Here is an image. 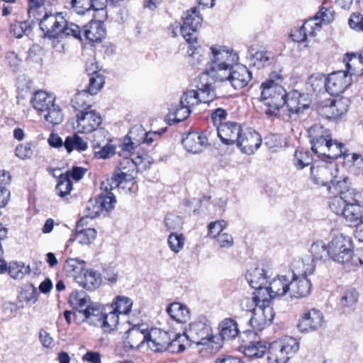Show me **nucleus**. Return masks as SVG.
I'll return each mask as SVG.
<instances>
[{"label":"nucleus","instance_id":"5","mask_svg":"<svg viewBox=\"0 0 363 363\" xmlns=\"http://www.w3.org/2000/svg\"><path fill=\"white\" fill-rule=\"evenodd\" d=\"M33 108L43 115L45 120L53 125L60 124L63 120L62 109L55 104V98L46 91H35L30 99Z\"/></svg>","mask_w":363,"mask_h":363},{"label":"nucleus","instance_id":"28","mask_svg":"<svg viewBox=\"0 0 363 363\" xmlns=\"http://www.w3.org/2000/svg\"><path fill=\"white\" fill-rule=\"evenodd\" d=\"M86 225V218H81L77 224L75 240L82 245H89L96 238V230L93 228H84Z\"/></svg>","mask_w":363,"mask_h":363},{"label":"nucleus","instance_id":"46","mask_svg":"<svg viewBox=\"0 0 363 363\" xmlns=\"http://www.w3.org/2000/svg\"><path fill=\"white\" fill-rule=\"evenodd\" d=\"M46 0H28V14L31 21H38L44 13V6Z\"/></svg>","mask_w":363,"mask_h":363},{"label":"nucleus","instance_id":"57","mask_svg":"<svg viewBox=\"0 0 363 363\" xmlns=\"http://www.w3.org/2000/svg\"><path fill=\"white\" fill-rule=\"evenodd\" d=\"M326 152L327 154L324 155L325 156L333 159L337 158L344 155L345 147L343 144L337 143L336 140L333 141L331 138L328 145Z\"/></svg>","mask_w":363,"mask_h":363},{"label":"nucleus","instance_id":"41","mask_svg":"<svg viewBox=\"0 0 363 363\" xmlns=\"http://www.w3.org/2000/svg\"><path fill=\"white\" fill-rule=\"evenodd\" d=\"M274 60V55L268 51L259 50L252 54L250 60L255 67L261 69L268 67L272 64Z\"/></svg>","mask_w":363,"mask_h":363},{"label":"nucleus","instance_id":"9","mask_svg":"<svg viewBox=\"0 0 363 363\" xmlns=\"http://www.w3.org/2000/svg\"><path fill=\"white\" fill-rule=\"evenodd\" d=\"M246 301L250 302V306L247 310H250V308L255 305L250 320V323L254 329L262 330L271 323L274 313L273 308L270 306L269 298L254 296L251 299L247 298Z\"/></svg>","mask_w":363,"mask_h":363},{"label":"nucleus","instance_id":"58","mask_svg":"<svg viewBox=\"0 0 363 363\" xmlns=\"http://www.w3.org/2000/svg\"><path fill=\"white\" fill-rule=\"evenodd\" d=\"M226 228L227 224L224 220L211 222L208 225V236L215 240L217 237L223 233V232Z\"/></svg>","mask_w":363,"mask_h":363},{"label":"nucleus","instance_id":"32","mask_svg":"<svg viewBox=\"0 0 363 363\" xmlns=\"http://www.w3.org/2000/svg\"><path fill=\"white\" fill-rule=\"evenodd\" d=\"M77 282L87 290H94L100 286L101 278L96 271L85 269Z\"/></svg>","mask_w":363,"mask_h":363},{"label":"nucleus","instance_id":"12","mask_svg":"<svg viewBox=\"0 0 363 363\" xmlns=\"http://www.w3.org/2000/svg\"><path fill=\"white\" fill-rule=\"evenodd\" d=\"M135 152H123L121 148L119 156L123 157L119 162V167L115 171L118 172L125 182L132 181L138 174V167L147 158L145 154L135 155Z\"/></svg>","mask_w":363,"mask_h":363},{"label":"nucleus","instance_id":"24","mask_svg":"<svg viewBox=\"0 0 363 363\" xmlns=\"http://www.w3.org/2000/svg\"><path fill=\"white\" fill-rule=\"evenodd\" d=\"M291 279L285 275H279L272 281H269L267 287L264 289L265 295L270 298L283 296L287 293L290 294Z\"/></svg>","mask_w":363,"mask_h":363},{"label":"nucleus","instance_id":"56","mask_svg":"<svg viewBox=\"0 0 363 363\" xmlns=\"http://www.w3.org/2000/svg\"><path fill=\"white\" fill-rule=\"evenodd\" d=\"M30 272L29 266L18 262H12L9 267V273L15 279H21Z\"/></svg>","mask_w":363,"mask_h":363},{"label":"nucleus","instance_id":"59","mask_svg":"<svg viewBox=\"0 0 363 363\" xmlns=\"http://www.w3.org/2000/svg\"><path fill=\"white\" fill-rule=\"evenodd\" d=\"M312 162L310 153L307 151L297 150L294 154V164L298 169H303Z\"/></svg>","mask_w":363,"mask_h":363},{"label":"nucleus","instance_id":"19","mask_svg":"<svg viewBox=\"0 0 363 363\" xmlns=\"http://www.w3.org/2000/svg\"><path fill=\"white\" fill-rule=\"evenodd\" d=\"M323 323V313L316 308H311L301 314L297 328L301 332H313L320 328Z\"/></svg>","mask_w":363,"mask_h":363},{"label":"nucleus","instance_id":"11","mask_svg":"<svg viewBox=\"0 0 363 363\" xmlns=\"http://www.w3.org/2000/svg\"><path fill=\"white\" fill-rule=\"evenodd\" d=\"M299 349L298 340L291 336H284L269 346V363H286Z\"/></svg>","mask_w":363,"mask_h":363},{"label":"nucleus","instance_id":"61","mask_svg":"<svg viewBox=\"0 0 363 363\" xmlns=\"http://www.w3.org/2000/svg\"><path fill=\"white\" fill-rule=\"evenodd\" d=\"M105 83L104 77L100 74L91 76L89 84L86 90L90 95H94L103 87Z\"/></svg>","mask_w":363,"mask_h":363},{"label":"nucleus","instance_id":"17","mask_svg":"<svg viewBox=\"0 0 363 363\" xmlns=\"http://www.w3.org/2000/svg\"><path fill=\"white\" fill-rule=\"evenodd\" d=\"M312 150L320 155L327 154L326 149L331 139L330 130L320 124H315L309 129Z\"/></svg>","mask_w":363,"mask_h":363},{"label":"nucleus","instance_id":"10","mask_svg":"<svg viewBox=\"0 0 363 363\" xmlns=\"http://www.w3.org/2000/svg\"><path fill=\"white\" fill-rule=\"evenodd\" d=\"M347 71L334 72L325 79H318V77H312L311 79L312 86L317 82V86L324 84L325 90L330 95H339L343 93L346 89L352 84V69L351 65L347 62L346 64Z\"/></svg>","mask_w":363,"mask_h":363},{"label":"nucleus","instance_id":"43","mask_svg":"<svg viewBox=\"0 0 363 363\" xmlns=\"http://www.w3.org/2000/svg\"><path fill=\"white\" fill-rule=\"evenodd\" d=\"M65 147L68 152H71L76 150L79 152L84 151L87 149L88 145L80 136L77 134H74L72 136L66 138L65 141Z\"/></svg>","mask_w":363,"mask_h":363},{"label":"nucleus","instance_id":"20","mask_svg":"<svg viewBox=\"0 0 363 363\" xmlns=\"http://www.w3.org/2000/svg\"><path fill=\"white\" fill-rule=\"evenodd\" d=\"M236 143L241 152L251 155L259 147L262 143V138L259 134L255 130H242V133H240Z\"/></svg>","mask_w":363,"mask_h":363},{"label":"nucleus","instance_id":"14","mask_svg":"<svg viewBox=\"0 0 363 363\" xmlns=\"http://www.w3.org/2000/svg\"><path fill=\"white\" fill-rule=\"evenodd\" d=\"M272 270L269 267L260 266L251 268L247 271L246 279L252 288L257 291L255 296L264 297V289L267 287L269 281L272 276Z\"/></svg>","mask_w":363,"mask_h":363},{"label":"nucleus","instance_id":"26","mask_svg":"<svg viewBox=\"0 0 363 363\" xmlns=\"http://www.w3.org/2000/svg\"><path fill=\"white\" fill-rule=\"evenodd\" d=\"M311 289L312 284L307 277L293 276L290 281V296L297 298H304L310 295Z\"/></svg>","mask_w":363,"mask_h":363},{"label":"nucleus","instance_id":"48","mask_svg":"<svg viewBox=\"0 0 363 363\" xmlns=\"http://www.w3.org/2000/svg\"><path fill=\"white\" fill-rule=\"evenodd\" d=\"M72 190V182L69 179V175L68 174H60L56 185L57 194L60 197H65L69 194Z\"/></svg>","mask_w":363,"mask_h":363},{"label":"nucleus","instance_id":"7","mask_svg":"<svg viewBox=\"0 0 363 363\" xmlns=\"http://www.w3.org/2000/svg\"><path fill=\"white\" fill-rule=\"evenodd\" d=\"M182 335V342L186 339L211 350H218L221 347L220 337L213 335L210 328L201 321L190 323L185 333Z\"/></svg>","mask_w":363,"mask_h":363},{"label":"nucleus","instance_id":"63","mask_svg":"<svg viewBox=\"0 0 363 363\" xmlns=\"http://www.w3.org/2000/svg\"><path fill=\"white\" fill-rule=\"evenodd\" d=\"M102 211L97 199H90L85 208V217L90 218H96L100 215Z\"/></svg>","mask_w":363,"mask_h":363},{"label":"nucleus","instance_id":"27","mask_svg":"<svg viewBox=\"0 0 363 363\" xmlns=\"http://www.w3.org/2000/svg\"><path fill=\"white\" fill-rule=\"evenodd\" d=\"M348 107L347 99H339L330 100L329 104L323 106L320 111L327 118H335L347 112Z\"/></svg>","mask_w":363,"mask_h":363},{"label":"nucleus","instance_id":"42","mask_svg":"<svg viewBox=\"0 0 363 363\" xmlns=\"http://www.w3.org/2000/svg\"><path fill=\"white\" fill-rule=\"evenodd\" d=\"M267 350L265 344L261 341H252L243 347V353L249 358H260Z\"/></svg>","mask_w":363,"mask_h":363},{"label":"nucleus","instance_id":"44","mask_svg":"<svg viewBox=\"0 0 363 363\" xmlns=\"http://www.w3.org/2000/svg\"><path fill=\"white\" fill-rule=\"evenodd\" d=\"M168 247L174 254L181 252L185 245V237L182 233H171L167 238Z\"/></svg>","mask_w":363,"mask_h":363},{"label":"nucleus","instance_id":"34","mask_svg":"<svg viewBox=\"0 0 363 363\" xmlns=\"http://www.w3.org/2000/svg\"><path fill=\"white\" fill-rule=\"evenodd\" d=\"M169 317L179 323H184L189 318V312L186 306L178 302L170 303L166 308Z\"/></svg>","mask_w":363,"mask_h":363},{"label":"nucleus","instance_id":"55","mask_svg":"<svg viewBox=\"0 0 363 363\" xmlns=\"http://www.w3.org/2000/svg\"><path fill=\"white\" fill-rule=\"evenodd\" d=\"M321 28V23L318 22L314 18L306 21L301 26V30L305 31L308 38L316 36Z\"/></svg>","mask_w":363,"mask_h":363},{"label":"nucleus","instance_id":"3","mask_svg":"<svg viewBox=\"0 0 363 363\" xmlns=\"http://www.w3.org/2000/svg\"><path fill=\"white\" fill-rule=\"evenodd\" d=\"M283 80L279 73L274 72L261 84V101L264 111L269 117L277 116L279 109L285 105L286 92L281 84Z\"/></svg>","mask_w":363,"mask_h":363},{"label":"nucleus","instance_id":"25","mask_svg":"<svg viewBox=\"0 0 363 363\" xmlns=\"http://www.w3.org/2000/svg\"><path fill=\"white\" fill-rule=\"evenodd\" d=\"M145 136V130L141 125H135L124 138L120 148H122L124 153L127 151L135 152L139 145L144 143Z\"/></svg>","mask_w":363,"mask_h":363},{"label":"nucleus","instance_id":"35","mask_svg":"<svg viewBox=\"0 0 363 363\" xmlns=\"http://www.w3.org/2000/svg\"><path fill=\"white\" fill-rule=\"evenodd\" d=\"M86 262L82 259L68 258L66 259L64 270L76 281L79 279L84 271L86 269Z\"/></svg>","mask_w":363,"mask_h":363},{"label":"nucleus","instance_id":"6","mask_svg":"<svg viewBox=\"0 0 363 363\" xmlns=\"http://www.w3.org/2000/svg\"><path fill=\"white\" fill-rule=\"evenodd\" d=\"M329 245L331 259L341 264L347 270H352L355 256L352 238L342 233H335Z\"/></svg>","mask_w":363,"mask_h":363},{"label":"nucleus","instance_id":"39","mask_svg":"<svg viewBox=\"0 0 363 363\" xmlns=\"http://www.w3.org/2000/svg\"><path fill=\"white\" fill-rule=\"evenodd\" d=\"M72 6L77 13L84 15L91 9H102L104 4L99 0H72Z\"/></svg>","mask_w":363,"mask_h":363},{"label":"nucleus","instance_id":"8","mask_svg":"<svg viewBox=\"0 0 363 363\" xmlns=\"http://www.w3.org/2000/svg\"><path fill=\"white\" fill-rule=\"evenodd\" d=\"M182 334H175L174 338L171 340L170 335L158 328H151L147 331V344L149 348L155 352L169 350L172 352H182L185 350V345L182 343Z\"/></svg>","mask_w":363,"mask_h":363},{"label":"nucleus","instance_id":"2","mask_svg":"<svg viewBox=\"0 0 363 363\" xmlns=\"http://www.w3.org/2000/svg\"><path fill=\"white\" fill-rule=\"evenodd\" d=\"M39 26L45 38L52 40L53 47L58 52L64 50V40L72 36L76 39L82 38L81 30L77 24L68 22L61 13H45L38 20Z\"/></svg>","mask_w":363,"mask_h":363},{"label":"nucleus","instance_id":"38","mask_svg":"<svg viewBox=\"0 0 363 363\" xmlns=\"http://www.w3.org/2000/svg\"><path fill=\"white\" fill-rule=\"evenodd\" d=\"M133 305V301L130 298L118 295L112 301L109 308L116 311L118 315H128L132 311Z\"/></svg>","mask_w":363,"mask_h":363},{"label":"nucleus","instance_id":"60","mask_svg":"<svg viewBox=\"0 0 363 363\" xmlns=\"http://www.w3.org/2000/svg\"><path fill=\"white\" fill-rule=\"evenodd\" d=\"M125 179L121 176L118 172H114L113 176L110 179L101 183V189L105 191H111V190L118 187Z\"/></svg>","mask_w":363,"mask_h":363},{"label":"nucleus","instance_id":"30","mask_svg":"<svg viewBox=\"0 0 363 363\" xmlns=\"http://www.w3.org/2000/svg\"><path fill=\"white\" fill-rule=\"evenodd\" d=\"M219 335H214L220 337L221 346L223 340L235 338L239 334L238 323L231 318H225L218 325Z\"/></svg>","mask_w":363,"mask_h":363},{"label":"nucleus","instance_id":"37","mask_svg":"<svg viewBox=\"0 0 363 363\" xmlns=\"http://www.w3.org/2000/svg\"><path fill=\"white\" fill-rule=\"evenodd\" d=\"M103 313V309L99 304L92 303L86 308H84V312L82 313L84 315L82 321H86L90 325H99L102 318Z\"/></svg>","mask_w":363,"mask_h":363},{"label":"nucleus","instance_id":"47","mask_svg":"<svg viewBox=\"0 0 363 363\" xmlns=\"http://www.w3.org/2000/svg\"><path fill=\"white\" fill-rule=\"evenodd\" d=\"M89 93L86 90H82L75 94L72 99V106L75 109L83 108L82 111L90 110Z\"/></svg>","mask_w":363,"mask_h":363},{"label":"nucleus","instance_id":"13","mask_svg":"<svg viewBox=\"0 0 363 363\" xmlns=\"http://www.w3.org/2000/svg\"><path fill=\"white\" fill-rule=\"evenodd\" d=\"M183 23L180 26V32L185 40L192 44L196 42L197 30L201 27L203 18L197 7H192L184 13Z\"/></svg>","mask_w":363,"mask_h":363},{"label":"nucleus","instance_id":"31","mask_svg":"<svg viewBox=\"0 0 363 363\" xmlns=\"http://www.w3.org/2000/svg\"><path fill=\"white\" fill-rule=\"evenodd\" d=\"M84 36L91 42H100L106 35L103 23L99 21H92L84 26Z\"/></svg>","mask_w":363,"mask_h":363},{"label":"nucleus","instance_id":"40","mask_svg":"<svg viewBox=\"0 0 363 363\" xmlns=\"http://www.w3.org/2000/svg\"><path fill=\"white\" fill-rule=\"evenodd\" d=\"M119 315L113 310L107 312L106 309L104 311L102 318L99 324L105 333L113 331L119 323Z\"/></svg>","mask_w":363,"mask_h":363},{"label":"nucleus","instance_id":"52","mask_svg":"<svg viewBox=\"0 0 363 363\" xmlns=\"http://www.w3.org/2000/svg\"><path fill=\"white\" fill-rule=\"evenodd\" d=\"M197 91L199 93L200 103L209 104L216 97L214 88L208 83L201 84Z\"/></svg>","mask_w":363,"mask_h":363},{"label":"nucleus","instance_id":"51","mask_svg":"<svg viewBox=\"0 0 363 363\" xmlns=\"http://www.w3.org/2000/svg\"><path fill=\"white\" fill-rule=\"evenodd\" d=\"M200 103L199 91L191 89L183 94L180 99V104L189 109Z\"/></svg>","mask_w":363,"mask_h":363},{"label":"nucleus","instance_id":"29","mask_svg":"<svg viewBox=\"0 0 363 363\" xmlns=\"http://www.w3.org/2000/svg\"><path fill=\"white\" fill-rule=\"evenodd\" d=\"M315 270V264L311 256L306 255L292 262V272L294 277H305L312 274Z\"/></svg>","mask_w":363,"mask_h":363},{"label":"nucleus","instance_id":"1","mask_svg":"<svg viewBox=\"0 0 363 363\" xmlns=\"http://www.w3.org/2000/svg\"><path fill=\"white\" fill-rule=\"evenodd\" d=\"M210 65L203 74L218 82H228L235 89L245 87L251 80L247 67L239 64L238 54L232 48L222 45L209 48Z\"/></svg>","mask_w":363,"mask_h":363},{"label":"nucleus","instance_id":"4","mask_svg":"<svg viewBox=\"0 0 363 363\" xmlns=\"http://www.w3.org/2000/svg\"><path fill=\"white\" fill-rule=\"evenodd\" d=\"M351 194L353 196L348 200L342 196L332 197L330 208L336 215L342 216L349 225L355 226L363 217V191L352 189Z\"/></svg>","mask_w":363,"mask_h":363},{"label":"nucleus","instance_id":"50","mask_svg":"<svg viewBox=\"0 0 363 363\" xmlns=\"http://www.w3.org/2000/svg\"><path fill=\"white\" fill-rule=\"evenodd\" d=\"M191 112V109L179 104L178 107L170 109L169 119L174 123H179L186 119Z\"/></svg>","mask_w":363,"mask_h":363},{"label":"nucleus","instance_id":"53","mask_svg":"<svg viewBox=\"0 0 363 363\" xmlns=\"http://www.w3.org/2000/svg\"><path fill=\"white\" fill-rule=\"evenodd\" d=\"M164 224L167 230L171 233H176V231L181 230L183 227L182 218L174 214H168L164 218Z\"/></svg>","mask_w":363,"mask_h":363},{"label":"nucleus","instance_id":"15","mask_svg":"<svg viewBox=\"0 0 363 363\" xmlns=\"http://www.w3.org/2000/svg\"><path fill=\"white\" fill-rule=\"evenodd\" d=\"M338 165L335 162H321L311 167V175L313 182L321 186H328L333 178L338 174Z\"/></svg>","mask_w":363,"mask_h":363},{"label":"nucleus","instance_id":"64","mask_svg":"<svg viewBox=\"0 0 363 363\" xmlns=\"http://www.w3.org/2000/svg\"><path fill=\"white\" fill-rule=\"evenodd\" d=\"M94 132V139L92 141L93 147L94 150L101 148V147L109 142V138L108 137V132L104 129H96Z\"/></svg>","mask_w":363,"mask_h":363},{"label":"nucleus","instance_id":"21","mask_svg":"<svg viewBox=\"0 0 363 363\" xmlns=\"http://www.w3.org/2000/svg\"><path fill=\"white\" fill-rule=\"evenodd\" d=\"M182 143L184 149L192 154L201 153L208 145L206 135L201 132H189Z\"/></svg>","mask_w":363,"mask_h":363},{"label":"nucleus","instance_id":"36","mask_svg":"<svg viewBox=\"0 0 363 363\" xmlns=\"http://www.w3.org/2000/svg\"><path fill=\"white\" fill-rule=\"evenodd\" d=\"M312 259L326 262L331 259L329 243L327 245L322 240L314 242L310 249Z\"/></svg>","mask_w":363,"mask_h":363},{"label":"nucleus","instance_id":"23","mask_svg":"<svg viewBox=\"0 0 363 363\" xmlns=\"http://www.w3.org/2000/svg\"><path fill=\"white\" fill-rule=\"evenodd\" d=\"M240 125L235 122L220 123L217 127L218 135L223 143L231 145L237 142L242 133Z\"/></svg>","mask_w":363,"mask_h":363},{"label":"nucleus","instance_id":"49","mask_svg":"<svg viewBox=\"0 0 363 363\" xmlns=\"http://www.w3.org/2000/svg\"><path fill=\"white\" fill-rule=\"evenodd\" d=\"M71 303L78 310L79 313L84 312V308L91 304L90 298L84 293H72L70 296Z\"/></svg>","mask_w":363,"mask_h":363},{"label":"nucleus","instance_id":"62","mask_svg":"<svg viewBox=\"0 0 363 363\" xmlns=\"http://www.w3.org/2000/svg\"><path fill=\"white\" fill-rule=\"evenodd\" d=\"M313 18L321 24L322 23H330L334 19V10L332 8L322 6Z\"/></svg>","mask_w":363,"mask_h":363},{"label":"nucleus","instance_id":"45","mask_svg":"<svg viewBox=\"0 0 363 363\" xmlns=\"http://www.w3.org/2000/svg\"><path fill=\"white\" fill-rule=\"evenodd\" d=\"M188 54L190 57V62L192 65L199 67L206 62V52L201 46H194L190 44Z\"/></svg>","mask_w":363,"mask_h":363},{"label":"nucleus","instance_id":"18","mask_svg":"<svg viewBox=\"0 0 363 363\" xmlns=\"http://www.w3.org/2000/svg\"><path fill=\"white\" fill-rule=\"evenodd\" d=\"M102 123V118L99 113L94 110L82 111L77 116L74 128L82 133H91Z\"/></svg>","mask_w":363,"mask_h":363},{"label":"nucleus","instance_id":"54","mask_svg":"<svg viewBox=\"0 0 363 363\" xmlns=\"http://www.w3.org/2000/svg\"><path fill=\"white\" fill-rule=\"evenodd\" d=\"M96 199L102 210L110 211L114 208L116 201L114 194L111 191H105Z\"/></svg>","mask_w":363,"mask_h":363},{"label":"nucleus","instance_id":"33","mask_svg":"<svg viewBox=\"0 0 363 363\" xmlns=\"http://www.w3.org/2000/svg\"><path fill=\"white\" fill-rule=\"evenodd\" d=\"M350 181L347 176H340L339 174L335 178H333L330 184L328 185L327 190L330 194H340L350 191Z\"/></svg>","mask_w":363,"mask_h":363},{"label":"nucleus","instance_id":"16","mask_svg":"<svg viewBox=\"0 0 363 363\" xmlns=\"http://www.w3.org/2000/svg\"><path fill=\"white\" fill-rule=\"evenodd\" d=\"M148 328L146 325H135L124 334L123 345L126 352L137 350L147 342Z\"/></svg>","mask_w":363,"mask_h":363},{"label":"nucleus","instance_id":"22","mask_svg":"<svg viewBox=\"0 0 363 363\" xmlns=\"http://www.w3.org/2000/svg\"><path fill=\"white\" fill-rule=\"evenodd\" d=\"M285 105L290 113L299 114L309 108L310 100L306 94L297 90H292L286 94Z\"/></svg>","mask_w":363,"mask_h":363}]
</instances>
